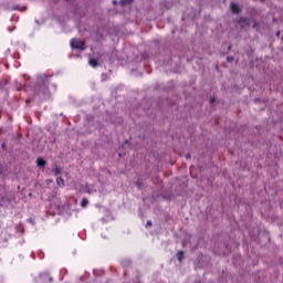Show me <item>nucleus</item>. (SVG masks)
Wrapping results in <instances>:
<instances>
[{
  "mask_svg": "<svg viewBox=\"0 0 283 283\" xmlns=\"http://www.w3.org/2000/svg\"><path fill=\"white\" fill-rule=\"evenodd\" d=\"M70 45L72 50H85V41H81V39L73 38Z\"/></svg>",
  "mask_w": 283,
  "mask_h": 283,
  "instance_id": "f257e3e1",
  "label": "nucleus"
},
{
  "mask_svg": "<svg viewBox=\"0 0 283 283\" xmlns=\"http://www.w3.org/2000/svg\"><path fill=\"white\" fill-rule=\"evenodd\" d=\"M230 9L233 14H240V7H238V3L231 2Z\"/></svg>",
  "mask_w": 283,
  "mask_h": 283,
  "instance_id": "f03ea898",
  "label": "nucleus"
},
{
  "mask_svg": "<svg viewBox=\"0 0 283 283\" xmlns=\"http://www.w3.org/2000/svg\"><path fill=\"white\" fill-rule=\"evenodd\" d=\"M239 23H240V25H251V19L241 17L239 19Z\"/></svg>",
  "mask_w": 283,
  "mask_h": 283,
  "instance_id": "7ed1b4c3",
  "label": "nucleus"
},
{
  "mask_svg": "<svg viewBox=\"0 0 283 283\" xmlns=\"http://www.w3.org/2000/svg\"><path fill=\"white\" fill-rule=\"evenodd\" d=\"M45 165H48V161H45V159H43L42 157H39L36 159V166L38 167L43 168V167H45Z\"/></svg>",
  "mask_w": 283,
  "mask_h": 283,
  "instance_id": "20e7f679",
  "label": "nucleus"
},
{
  "mask_svg": "<svg viewBox=\"0 0 283 283\" xmlns=\"http://www.w3.org/2000/svg\"><path fill=\"white\" fill-rule=\"evenodd\" d=\"M88 63L92 67H97L98 66V60H96V59H90Z\"/></svg>",
  "mask_w": 283,
  "mask_h": 283,
  "instance_id": "39448f33",
  "label": "nucleus"
},
{
  "mask_svg": "<svg viewBox=\"0 0 283 283\" xmlns=\"http://www.w3.org/2000/svg\"><path fill=\"white\" fill-rule=\"evenodd\" d=\"M177 260H178L179 262H182V260H185V252L178 251V252H177Z\"/></svg>",
  "mask_w": 283,
  "mask_h": 283,
  "instance_id": "423d86ee",
  "label": "nucleus"
},
{
  "mask_svg": "<svg viewBox=\"0 0 283 283\" xmlns=\"http://www.w3.org/2000/svg\"><path fill=\"white\" fill-rule=\"evenodd\" d=\"M134 0H120L119 3L120 6H129V3H133Z\"/></svg>",
  "mask_w": 283,
  "mask_h": 283,
  "instance_id": "0eeeda50",
  "label": "nucleus"
},
{
  "mask_svg": "<svg viewBox=\"0 0 283 283\" xmlns=\"http://www.w3.org/2000/svg\"><path fill=\"white\" fill-rule=\"evenodd\" d=\"M52 171H53V174H54L55 176H59V174H61V169L59 168V166H54V167L52 168Z\"/></svg>",
  "mask_w": 283,
  "mask_h": 283,
  "instance_id": "6e6552de",
  "label": "nucleus"
},
{
  "mask_svg": "<svg viewBox=\"0 0 283 283\" xmlns=\"http://www.w3.org/2000/svg\"><path fill=\"white\" fill-rule=\"evenodd\" d=\"M87 205H90V201L87 200V198H83L81 201V207H87Z\"/></svg>",
  "mask_w": 283,
  "mask_h": 283,
  "instance_id": "1a4fd4ad",
  "label": "nucleus"
},
{
  "mask_svg": "<svg viewBox=\"0 0 283 283\" xmlns=\"http://www.w3.org/2000/svg\"><path fill=\"white\" fill-rule=\"evenodd\" d=\"M56 182H57V185H62V187H65V181L63 180V178L57 177Z\"/></svg>",
  "mask_w": 283,
  "mask_h": 283,
  "instance_id": "9d476101",
  "label": "nucleus"
},
{
  "mask_svg": "<svg viewBox=\"0 0 283 283\" xmlns=\"http://www.w3.org/2000/svg\"><path fill=\"white\" fill-rule=\"evenodd\" d=\"M46 277H50L49 273H42L40 274V280H45Z\"/></svg>",
  "mask_w": 283,
  "mask_h": 283,
  "instance_id": "9b49d317",
  "label": "nucleus"
},
{
  "mask_svg": "<svg viewBox=\"0 0 283 283\" xmlns=\"http://www.w3.org/2000/svg\"><path fill=\"white\" fill-rule=\"evenodd\" d=\"M227 61H228V63H232L233 56H228V57H227Z\"/></svg>",
  "mask_w": 283,
  "mask_h": 283,
  "instance_id": "f8f14e48",
  "label": "nucleus"
},
{
  "mask_svg": "<svg viewBox=\"0 0 283 283\" xmlns=\"http://www.w3.org/2000/svg\"><path fill=\"white\" fill-rule=\"evenodd\" d=\"M213 103H216V98H214V97H211V98H210V104L213 105Z\"/></svg>",
  "mask_w": 283,
  "mask_h": 283,
  "instance_id": "ddd939ff",
  "label": "nucleus"
},
{
  "mask_svg": "<svg viewBox=\"0 0 283 283\" xmlns=\"http://www.w3.org/2000/svg\"><path fill=\"white\" fill-rule=\"evenodd\" d=\"M146 227H151V221H147Z\"/></svg>",
  "mask_w": 283,
  "mask_h": 283,
  "instance_id": "4468645a",
  "label": "nucleus"
},
{
  "mask_svg": "<svg viewBox=\"0 0 283 283\" xmlns=\"http://www.w3.org/2000/svg\"><path fill=\"white\" fill-rule=\"evenodd\" d=\"M186 158H187V160H189V158H191V155H190V154H187V155H186Z\"/></svg>",
  "mask_w": 283,
  "mask_h": 283,
  "instance_id": "2eb2a0df",
  "label": "nucleus"
},
{
  "mask_svg": "<svg viewBox=\"0 0 283 283\" xmlns=\"http://www.w3.org/2000/svg\"><path fill=\"white\" fill-rule=\"evenodd\" d=\"M253 28H254V29L258 28V23H254V24H253Z\"/></svg>",
  "mask_w": 283,
  "mask_h": 283,
  "instance_id": "dca6fc26",
  "label": "nucleus"
},
{
  "mask_svg": "<svg viewBox=\"0 0 283 283\" xmlns=\"http://www.w3.org/2000/svg\"><path fill=\"white\" fill-rule=\"evenodd\" d=\"M276 36H280V31L276 32Z\"/></svg>",
  "mask_w": 283,
  "mask_h": 283,
  "instance_id": "f3484780",
  "label": "nucleus"
},
{
  "mask_svg": "<svg viewBox=\"0 0 283 283\" xmlns=\"http://www.w3.org/2000/svg\"><path fill=\"white\" fill-rule=\"evenodd\" d=\"M114 6H116V0H113Z\"/></svg>",
  "mask_w": 283,
  "mask_h": 283,
  "instance_id": "a211bd4d",
  "label": "nucleus"
},
{
  "mask_svg": "<svg viewBox=\"0 0 283 283\" xmlns=\"http://www.w3.org/2000/svg\"><path fill=\"white\" fill-rule=\"evenodd\" d=\"M49 282H52V277H49Z\"/></svg>",
  "mask_w": 283,
  "mask_h": 283,
  "instance_id": "6ab92c4d",
  "label": "nucleus"
},
{
  "mask_svg": "<svg viewBox=\"0 0 283 283\" xmlns=\"http://www.w3.org/2000/svg\"><path fill=\"white\" fill-rule=\"evenodd\" d=\"M137 187H140V184H139V182H137Z\"/></svg>",
  "mask_w": 283,
  "mask_h": 283,
  "instance_id": "aec40b11",
  "label": "nucleus"
}]
</instances>
